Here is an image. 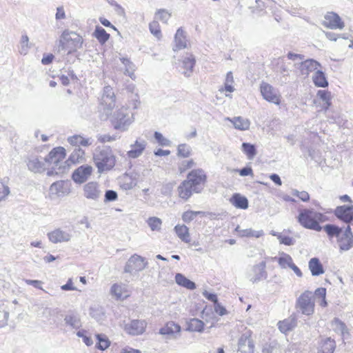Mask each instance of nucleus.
<instances>
[{"label": "nucleus", "mask_w": 353, "mask_h": 353, "mask_svg": "<svg viewBox=\"0 0 353 353\" xmlns=\"http://www.w3.org/2000/svg\"><path fill=\"white\" fill-rule=\"evenodd\" d=\"M174 230L178 237L185 243L190 241L189 230L185 225H177L174 228Z\"/></svg>", "instance_id": "39"}, {"label": "nucleus", "mask_w": 353, "mask_h": 353, "mask_svg": "<svg viewBox=\"0 0 353 353\" xmlns=\"http://www.w3.org/2000/svg\"><path fill=\"white\" fill-rule=\"evenodd\" d=\"M235 230L239 233V236L243 237H256L259 238L263 235V230L256 231L251 228L249 229H241L240 226H237Z\"/></svg>", "instance_id": "40"}, {"label": "nucleus", "mask_w": 353, "mask_h": 353, "mask_svg": "<svg viewBox=\"0 0 353 353\" xmlns=\"http://www.w3.org/2000/svg\"><path fill=\"white\" fill-rule=\"evenodd\" d=\"M327 217L324 214L316 211L314 208H302L299 210L297 221L303 228L309 230L320 232L323 230V226L320 223L327 221Z\"/></svg>", "instance_id": "2"}, {"label": "nucleus", "mask_w": 353, "mask_h": 353, "mask_svg": "<svg viewBox=\"0 0 353 353\" xmlns=\"http://www.w3.org/2000/svg\"><path fill=\"white\" fill-rule=\"evenodd\" d=\"M27 166L29 170L34 173L42 172L45 170V163L37 157H30L27 161Z\"/></svg>", "instance_id": "25"}, {"label": "nucleus", "mask_w": 353, "mask_h": 353, "mask_svg": "<svg viewBox=\"0 0 353 353\" xmlns=\"http://www.w3.org/2000/svg\"><path fill=\"white\" fill-rule=\"evenodd\" d=\"M234 82L233 74L232 72H228L226 74L225 81V90L226 92H232L234 90L232 83Z\"/></svg>", "instance_id": "53"}, {"label": "nucleus", "mask_w": 353, "mask_h": 353, "mask_svg": "<svg viewBox=\"0 0 353 353\" xmlns=\"http://www.w3.org/2000/svg\"><path fill=\"white\" fill-rule=\"evenodd\" d=\"M279 240L281 244L285 245H292L294 244L295 241L293 238L288 236L279 235Z\"/></svg>", "instance_id": "61"}, {"label": "nucleus", "mask_w": 353, "mask_h": 353, "mask_svg": "<svg viewBox=\"0 0 353 353\" xmlns=\"http://www.w3.org/2000/svg\"><path fill=\"white\" fill-rule=\"evenodd\" d=\"M261 93L266 101L279 105L281 102L278 92L269 83L263 82L260 87Z\"/></svg>", "instance_id": "12"}, {"label": "nucleus", "mask_w": 353, "mask_h": 353, "mask_svg": "<svg viewBox=\"0 0 353 353\" xmlns=\"http://www.w3.org/2000/svg\"><path fill=\"white\" fill-rule=\"evenodd\" d=\"M49 241L52 243H65L70 241L72 234L62 228H56L47 234Z\"/></svg>", "instance_id": "14"}, {"label": "nucleus", "mask_w": 353, "mask_h": 353, "mask_svg": "<svg viewBox=\"0 0 353 353\" xmlns=\"http://www.w3.org/2000/svg\"><path fill=\"white\" fill-rule=\"evenodd\" d=\"M308 268L312 276H316L323 274L325 271L323 265L318 258H312L308 263Z\"/></svg>", "instance_id": "30"}, {"label": "nucleus", "mask_w": 353, "mask_h": 353, "mask_svg": "<svg viewBox=\"0 0 353 353\" xmlns=\"http://www.w3.org/2000/svg\"><path fill=\"white\" fill-rule=\"evenodd\" d=\"M312 81L316 87L326 88L328 86V81L325 77V73L321 70H317L312 76Z\"/></svg>", "instance_id": "33"}, {"label": "nucleus", "mask_w": 353, "mask_h": 353, "mask_svg": "<svg viewBox=\"0 0 353 353\" xmlns=\"http://www.w3.org/2000/svg\"><path fill=\"white\" fill-rule=\"evenodd\" d=\"M149 29L150 32L157 39H159L161 37V32L158 21H153L150 23Z\"/></svg>", "instance_id": "51"}, {"label": "nucleus", "mask_w": 353, "mask_h": 353, "mask_svg": "<svg viewBox=\"0 0 353 353\" xmlns=\"http://www.w3.org/2000/svg\"><path fill=\"white\" fill-rule=\"evenodd\" d=\"M276 350V344H265L262 350V353H274Z\"/></svg>", "instance_id": "64"}, {"label": "nucleus", "mask_w": 353, "mask_h": 353, "mask_svg": "<svg viewBox=\"0 0 353 353\" xmlns=\"http://www.w3.org/2000/svg\"><path fill=\"white\" fill-rule=\"evenodd\" d=\"M92 171L93 168L92 166L83 165L74 171L72 178L75 183L81 184L89 179Z\"/></svg>", "instance_id": "16"}, {"label": "nucleus", "mask_w": 353, "mask_h": 353, "mask_svg": "<svg viewBox=\"0 0 353 353\" xmlns=\"http://www.w3.org/2000/svg\"><path fill=\"white\" fill-rule=\"evenodd\" d=\"M175 281L178 285L188 290H194L196 288V284L181 273H177L175 275Z\"/></svg>", "instance_id": "37"}, {"label": "nucleus", "mask_w": 353, "mask_h": 353, "mask_svg": "<svg viewBox=\"0 0 353 353\" xmlns=\"http://www.w3.org/2000/svg\"><path fill=\"white\" fill-rule=\"evenodd\" d=\"M329 239L336 238L340 252H347L353 248V234L350 225L340 228L334 224H326L323 226Z\"/></svg>", "instance_id": "1"}, {"label": "nucleus", "mask_w": 353, "mask_h": 353, "mask_svg": "<svg viewBox=\"0 0 353 353\" xmlns=\"http://www.w3.org/2000/svg\"><path fill=\"white\" fill-rule=\"evenodd\" d=\"M97 338L99 341L98 346H97L99 349H100L101 350H104L109 347L110 342H109L108 339L105 337V336L101 335V334H97Z\"/></svg>", "instance_id": "54"}, {"label": "nucleus", "mask_w": 353, "mask_h": 353, "mask_svg": "<svg viewBox=\"0 0 353 353\" xmlns=\"http://www.w3.org/2000/svg\"><path fill=\"white\" fill-rule=\"evenodd\" d=\"M122 63L125 65V74H128L130 77L131 79L134 78V70L135 66L134 63L128 58H121L120 59Z\"/></svg>", "instance_id": "46"}, {"label": "nucleus", "mask_w": 353, "mask_h": 353, "mask_svg": "<svg viewBox=\"0 0 353 353\" xmlns=\"http://www.w3.org/2000/svg\"><path fill=\"white\" fill-rule=\"evenodd\" d=\"M147 323L145 320H132L128 323H125L123 329L130 335L142 334L146 328Z\"/></svg>", "instance_id": "15"}, {"label": "nucleus", "mask_w": 353, "mask_h": 353, "mask_svg": "<svg viewBox=\"0 0 353 353\" xmlns=\"http://www.w3.org/2000/svg\"><path fill=\"white\" fill-rule=\"evenodd\" d=\"M92 159L99 173L112 170L116 163V157L108 147L96 148Z\"/></svg>", "instance_id": "3"}, {"label": "nucleus", "mask_w": 353, "mask_h": 353, "mask_svg": "<svg viewBox=\"0 0 353 353\" xmlns=\"http://www.w3.org/2000/svg\"><path fill=\"white\" fill-rule=\"evenodd\" d=\"M155 17L163 23H167L171 17V14L165 9H159L156 12Z\"/></svg>", "instance_id": "52"}, {"label": "nucleus", "mask_w": 353, "mask_h": 353, "mask_svg": "<svg viewBox=\"0 0 353 353\" xmlns=\"http://www.w3.org/2000/svg\"><path fill=\"white\" fill-rule=\"evenodd\" d=\"M179 196L184 201H187L194 192L193 187L186 179L183 181L177 188Z\"/></svg>", "instance_id": "23"}, {"label": "nucleus", "mask_w": 353, "mask_h": 353, "mask_svg": "<svg viewBox=\"0 0 353 353\" xmlns=\"http://www.w3.org/2000/svg\"><path fill=\"white\" fill-rule=\"evenodd\" d=\"M191 147L185 143L179 145L177 148V155L183 158H187L191 154Z\"/></svg>", "instance_id": "48"}, {"label": "nucleus", "mask_w": 353, "mask_h": 353, "mask_svg": "<svg viewBox=\"0 0 353 353\" xmlns=\"http://www.w3.org/2000/svg\"><path fill=\"white\" fill-rule=\"evenodd\" d=\"M93 35L101 44L105 43L110 38V34L102 27L99 26L96 27Z\"/></svg>", "instance_id": "44"}, {"label": "nucleus", "mask_w": 353, "mask_h": 353, "mask_svg": "<svg viewBox=\"0 0 353 353\" xmlns=\"http://www.w3.org/2000/svg\"><path fill=\"white\" fill-rule=\"evenodd\" d=\"M195 62V58L192 54H187L186 56L184 57L182 61V67L185 70L183 71L185 76L190 77L191 75Z\"/></svg>", "instance_id": "31"}, {"label": "nucleus", "mask_w": 353, "mask_h": 353, "mask_svg": "<svg viewBox=\"0 0 353 353\" xmlns=\"http://www.w3.org/2000/svg\"><path fill=\"white\" fill-rule=\"evenodd\" d=\"M10 192L9 187L0 181V202L4 201L9 195Z\"/></svg>", "instance_id": "59"}, {"label": "nucleus", "mask_w": 353, "mask_h": 353, "mask_svg": "<svg viewBox=\"0 0 353 353\" xmlns=\"http://www.w3.org/2000/svg\"><path fill=\"white\" fill-rule=\"evenodd\" d=\"M85 152L80 148H76L66 161L69 165L81 162L84 159Z\"/></svg>", "instance_id": "36"}, {"label": "nucleus", "mask_w": 353, "mask_h": 353, "mask_svg": "<svg viewBox=\"0 0 353 353\" xmlns=\"http://www.w3.org/2000/svg\"><path fill=\"white\" fill-rule=\"evenodd\" d=\"M295 325L296 322L292 319H287L278 323L279 329L283 333H286L292 330Z\"/></svg>", "instance_id": "45"}, {"label": "nucleus", "mask_w": 353, "mask_h": 353, "mask_svg": "<svg viewBox=\"0 0 353 353\" xmlns=\"http://www.w3.org/2000/svg\"><path fill=\"white\" fill-rule=\"evenodd\" d=\"M230 202L238 209L246 210L249 206L248 199L239 193L234 194L230 199Z\"/></svg>", "instance_id": "27"}, {"label": "nucleus", "mask_w": 353, "mask_h": 353, "mask_svg": "<svg viewBox=\"0 0 353 353\" xmlns=\"http://www.w3.org/2000/svg\"><path fill=\"white\" fill-rule=\"evenodd\" d=\"M65 158V150L63 147L54 148L45 158L46 163L52 165V170H48L47 174L51 176L55 172L56 174L62 173L69 168L68 161H64Z\"/></svg>", "instance_id": "4"}, {"label": "nucleus", "mask_w": 353, "mask_h": 353, "mask_svg": "<svg viewBox=\"0 0 353 353\" xmlns=\"http://www.w3.org/2000/svg\"><path fill=\"white\" fill-rule=\"evenodd\" d=\"M274 260H276L279 266L283 269L290 268L293 263V259L291 256L285 252H281L280 256L274 257Z\"/></svg>", "instance_id": "38"}, {"label": "nucleus", "mask_w": 353, "mask_h": 353, "mask_svg": "<svg viewBox=\"0 0 353 353\" xmlns=\"http://www.w3.org/2000/svg\"><path fill=\"white\" fill-rule=\"evenodd\" d=\"M292 194L299 197L303 202H307L310 200V194L306 191H299L294 189L292 190Z\"/></svg>", "instance_id": "57"}, {"label": "nucleus", "mask_w": 353, "mask_h": 353, "mask_svg": "<svg viewBox=\"0 0 353 353\" xmlns=\"http://www.w3.org/2000/svg\"><path fill=\"white\" fill-rule=\"evenodd\" d=\"M253 276L250 277V281L253 283L259 281L266 278L267 272L265 271V263L262 261L253 267Z\"/></svg>", "instance_id": "24"}, {"label": "nucleus", "mask_w": 353, "mask_h": 353, "mask_svg": "<svg viewBox=\"0 0 353 353\" xmlns=\"http://www.w3.org/2000/svg\"><path fill=\"white\" fill-rule=\"evenodd\" d=\"M102 194V188L96 181L88 182L83 186V195L90 201L97 202L101 199Z\"/></svg>", "instance_id": "9"}, {"label": "nucleus", "mask_w": 353, "mask_h": 353, "mask_svg": "<svg viewBox=\"0 0 353 353\" xmlns=\"http://www.w3.org/2000/svg\"><path fill=\"white\" fill-rule=\"evenodd\" d=\"M175 46L173 47L174 51L186 48L187 41L184 31L181 28L176 30L174 37Z\"/></svg>", "instance_id": "32"}, {"label": "nucleus", "mask_w": 353, "mask_h": 353, "mask_svg": "<svg viewBox=\"0 0 353 353\" xmlns=\"http://www.w3.org/2000/svg\"><path fill=\"white\" fill-rule=\"evenodd\" d=\"M101 105L106 116L108 117L115 106V94L110 86H105L103 88Z\"/></svg>", "instance_id": "11"}, {"label": "nucleus", "mask_w": 353, "mask_h": 353, "mask_svg": "<svg viewBox=\"0 0 353 353\" xmlns=\"http://www.w3.org/2000/svg\"><path fill=\"white\" fill-rule=\"evenodd\" d=\"M154 137L155 139L157 141L159 145L162 146H168L170 144V140L164 137L162 134L159 132H155Z\"/></svg>", "instance_id": "58"}, {"label": "nucleus", "mask_w": 353, "mask_h": 353, "mask_svg": "<svg viewBox=\"0 0 353 353\" xmlns=\"http://www.w3.org/2000/svg\"><path fill=\"white\" fill-rule=\"evenodd\" d=\"M321 67V65L319 62L314 59H309L302 61L299 64V69L302 75L307 77L310 72H316Z\"/></svg>", "instance_id": "20"}, {"label": "nucleus", "mask_w": 353, "mask_h": 353, "mask_svg": "<svg viewBox=\"0 0 353 353\" xmlns=\"http://www.w3.org/2000/svg\"><path fill=\"white\" fill-rule=\"evenodd\" d=\"M181 330V327L179 324L175 323L174 321H170L159 330V333L163 336L176 338L175 334H179Z\"/></svg>", "instance_id": "21"}, {"label": "nucleus", "mask_w": 353, "mask_h": 353, "mask_svg": "<svg viewBox=\"0 0 353 353\" xmlns=\"http://www.w3.org/2000/svg\"><path fill=\"white\" fill-rule=\"evenodd\" d=\"M9 317V313L6 311H0V327H3L7 325Z\"/></svg>", "instance_id": "63"}, {"label": "nucleus", "mask_w": 353, "mask_h": 353, "mask_svg": "<svg viewBox=\"0 0 353 353\" xmlns=\"http://www.w3.org/2000/svg\"><path fill=\"white\" fill-rule=\"evenodd\" d=\"M194 164L195 163L192 159L183 161L179 165V170L181 172H183L186 170L192 168Z\"/></svg>", "instance_id": "62"}, {"label": "nucleus", "mask_w": 353, "mask_h": 353, "mask_svg": "<svg viewBox=\"0 0 353 353\" xmlns=\"http://www.w3.org/2000/svg\"><path fill=\"white\" fill-rule=\"evenodd\" d=\"M148 266L146 259L137 254H133L128 260L125 267L124 272L132 273L133 271L140 272L143 270Z\"/></svg>", "instance_id": "10"}, {"label": "nucleus", "mask_w": 353, "mask_h": 353, "mask_svg": "<svg viewBox=\"0 0 353 353\" xmlns=\"http://www.w3.org/2000/svg\"><path fill=\"white\" fill-rule=\"evenodd\" d=\"M19 52L21 54H26L30 48L29 38L27 35H22L20 41Z\"/></svg>", "instance_id": "50"}, {"label": "nucleus", "mask_w": 353, "mask_h": 353, "mask_svg": "<svg viewBox=\"0 0 353 353\" xmlns=\"http://www.w3.org/2000/svg\"><path fill=\"white\" fill-rule=\"evenodd\" d=\"M147 223L152 231H159L161 230L162 221L159 218L152 216L147 220Z\"/></svg>", "instance_id": "49"}, {"label": "nucleus", "mask_w": 353, "mask_h": 353, "mask_svg": "<svg viewBox=\"0 0 353 353\" xmlns=\"http://www.w3.org/2000/svg\"><path fill=\"white\" fill-rule=\"evenodd\" d=\"M117 193L112 190H107L105 193V202L114 201L117 199Z\"/></svg>", "instance_id": "60"}, {"label": "nucleus", "mask_w": 353, "mask_h": 353, "mask_svg": "<svg viewBox=\"0 0 353 353\" xmlns=\"http://www.w3.org/2000/svg\"><path fill=\"white\" fill-rule=\"evenodd\" d=\"M323 25L332 30H342L345 24L341 17L335 12H327L324 17Z\"/></svg>", "instance_id": "17"}, {"label": "nucleus", "mask_w": 353, "mask_h": 353, "mask_svg": "<svg viewBox=\"0 0 353 353\" xmlns=\"http://www.w3.org/2000/svg\"><path fill=\"white\" fill-rule=\"evenodd\" d=\"M317 97L323 101L322 108L327 110L330 107L332 103V94L330 92L325 90H319L316 94Z\"/></svg>", "instance_id": "34"}, {"label": "nucleus", "mask_w": 353, "mask_h": 353, "mask_svg": "<svg viewBox=\"0 0 353 353\" xmlns=\"http://www.w3.org/2000/svg\"><path fill=\"white\" fill-rule=\"evenodd\" d=\"M330 325L333 331L337 334H339L343 337H345V335L348 336L350 334L346 325L339 318H334L331 321Z\"/></svg>", "instance_id": "28"}, {"label": "nucleus", "mask_w": 353, "mask_h": 353, "mask_svg": "<svg viewBox=\"0 0 353 353\" xmlns=\"http://www.w3.org/2000/svg\"><path fill=\"white\" fill-rule=\"evenodd\" d=\"M334 213L339 219L346 223L353 221V205L338 206Z\"/></svg>", "instance_id": "18"}, {"label": "nucleus", "mask_w": 353, "mask_h": 353, "mask_svg": "<svg viewBox=\"0 0 353 353\" xmlns=\"http://www.w3.org/2000/svg\"><path fill=\"white\" fill-rule=\"evenodd\" d=\"M68 141L72 145L88 146L91 145L90 139H85L80 135H74L68 138Z\"/></svg>", "instance_id": "43"}, {"label": "nucleus", "mask_w": 353, "mask_h": 353, "mask_svg": "<svg viewBox=\"0 0 353 353\" xmlns=\"http://www.w3.org/2000/svg\"><path fill=\"white\" fill-rule=\"evenodd\" d=\"M201 213L203 212L201 211H187L183 214L182 219L184 222L189 223Z\"/></svg>", "instance_id": "56"}, {"label": "nucleus", "mask_w": 353, "mask_h": 353, "mask_svg": "<svg viewBox=\"0 0 353 353\" xmlns=\"http://www.w3.org/2000/svg\"><path fill=\"white\" fill-rule=\"evenodd\" d=\"M133 113L128 108L122 106L110 114V121L114 128L121 131H125L134 122Z\"/></svg>", "instance_id": "5"}, {"label": "nucleus", "mask_w": 353, "mask_h": 353, "mask_svg": "<svg viewBox=\"0 0 353 353\" xmlns=\"http://www.w3.org/2000/svg\"><path fill=\"white\" fill-rule=\"evenodd\" d=\"M336 347L335 341L331 338H326L322 341L321 345V353H334Z\"/></svg>", "instance_id": "41"}, {"label": "nucleus", "mask_w": 353, "mask_h": 353, "mask_svg": "<svg viewBox=\"0 0 353 353\" xmlns=\"http://www.w3.org/2000/svg\"><path fill=\"white\" fill-rule=\"evenodd\" d=\"M242 150L250 160L253 159L256 154L255 146L248 143H243L242 144Z\"/></svg>", "instance_id": "47"}, {"label": "nucleus", "mask_w": 353, "mask_h": 353, "mask_svg": "<svg viewBox=\"0 0 353 353\" xmlns=\"http://www.w3.org/2000/svg\"><path fill=\"white\" fill-rule=\"evenodd\" d=\"M225 120L230 121L233 124L234 128L239 130H247L249 129L250 125V120L242 117H235L232 119L226 117L225 118Z\"/></svg>", "instance_id": "26"}, {"label": "nucleus", "mask_w": 353, "mask_h": 353, "mask_svg": "<svg viewBox=\"0 0 353 353\" xmlns=\"http://www.w3.org/2000/svg\"><path fill=\"white\" fill-rule=\"evenodd\" d=\"M204 323L199 319L193 318L187 322L186 330L194 332H203L204 330Z\"/></svg>", "instance_id": "35"}, {"label": "nucleus", "mask_w": 353, "mask_h": 353, "mask_svg": "<svg viewBox=\"0 0 353 353\" xmlns=\"http://www.w3.org/2000/svg\"><path fill=\"white\" fill-rule=\"evenodd\" d=\"M254 344L251 339L250 331L243 334L239 339L238 353H254Z\"/></svg>", "instance_id": "13"}, {"label": "nucleus", "mask_w": 353, "mask_h": 353, "mask_svg": "<svg viewBox=\"0 0 353 353\" xmlns=\"http://www.w3.org/2000/svg\"><path fill=\"white\" fill-rule=\"evenodd\" d=\"M83 38L77 33L65 30L59 39V44L62 50L68 49V52L76 51L82 48Z\"/></svg>", "instance_id": "6"}, {"label": "nucleus", "mask_w": 353, "mask_h": 353, "mask_svg": "<svg viewBox=\"0 0 353 353\" xmlns=\"http://www.w3.org/2000/svg\"><path fill=\"white\" fill-rule=\"evenodd\" d=\"M70 192L69 182L58 181L53 183L50 187V194L57 197L68 194Z\"/></svg>", "instance_id": "19"}, {"label": "nucleus", "mask_w": 353, "mask_h": 353, "mask_svg": "<svg viewBox=\"0 0 353 353\" xmlns=\"http://www.w3.org/2000/svg\"><path fill=\"white\" fill-rule=\"evenodd\" d=\"M146 143L145 141H136L134 144L131 145V150L128 152V156L130 158L135 159L141 156L145 150Z\"/></svg>", "instance_id": "29"}, {"label": "nucleus", "mask_w": 353, "mask_h": 353, "mask_svg": "<svg viewBox=\"0 0 353 353\" xmlns=\"http://www.w3.org/2000/svg\"><path fill=\"white\" fill-rule=\"evenodd\" d=\"M312 292L306 290L297 299L296 308L301 311L303 314L310 316L314 313V302L312 300Z\"/></svg>", "instance_id": "7"}, {"label": "nucleus", "mask_w": 353, "mask_h": 353, "mask_svg": "<svg viewBox=\"0 0 353 353\" xmlns=\"http://www.w3.org/2000/svg\"><path fill=\"white\" fill-rule=\"evenodd\" d=\"M110 293L117 300H123L129 296L127 291V286L123 283L113 284L110 289Z\"/></svg>", "instance_id": "22"}, {"label": "nucleus", "mask_w": 353, "mask_h": 353, "mask_svg": "<svg viewBox=\"0 0 353 353\" xmlns=\"http://www.w3.org/2000/svg\"><path fill=\"white\" fill-rule=\"evenodd\" d=\"M175 185V182H168L163 184L161 188V192L165 196H170L172 194L173 188Z\"/></svg>", "instance_id": "55"}, {"label": "nucleus", "mask_w": 353, "mask_h": 353, "mask_svg": "<svg viewBox=\"0 0 353 353\" xmlns=\"http://www.w3.org/2000/svg\"><path fill=\"white\" fill-rule=\"evenodd\" d=\"M207 176L202 169L192 170L187 176L186 181L193 187L194 193H199L203 190Z\"/></svg>", "instance_id": "8"}, {"label": "nucleus", "mask_w": 353, "mask_h": 353, "mask_svg": "<svg viewBox=\"0 0 353 353\" xmlns=\"http://www.w3.org/2000/svg\"><path fill=\"white\" fill-rule=\"evenodd\" d=\"M64 321L67 325L70 326L72 329H79L81 326L79 317L77 315L70 314L65 316Z\"/></svg>", "instance_id": "42"}]
</instances>
